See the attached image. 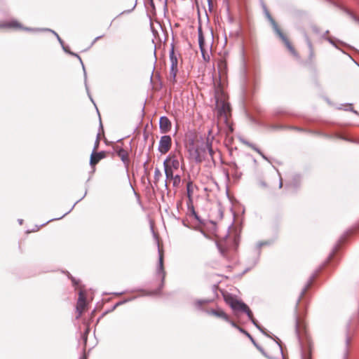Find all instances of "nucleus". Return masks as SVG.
<instances>
[{"mask_svg": "<svg viewBox=\"0 0 359 359\" xmlns=\"http://www.w3.org/2000/svg\"><path fill=\"white\" fill-rule=\"evenodd\" d=\"M169 57L170 62V68L168 80L170 83L174 84L176 82V76L178 72V57L175 52L173 44L171 45V48L169 53Z\"/></svg>", "mask_w": 359, "mask_h": 359, "instance_id": "1", "label": "nucleus"}, {"mask_svg": "<svg viewBox=\"0 0 359 359\" xmlns=\"http://www.w3.org/2000/svg\"><path fill=\"white\" fill-rule=\"evenodd\" d=\"M356 328V323L354 321L350 320L346 325V337H345V346L344 350L343 359H347L348 355V346L352 337L354 335Z\"/></svg>", "mask_w": 359, "mask_h": 359, "instance_id": "2", "label": "nucleus"}, {"mask_svg": "<svg viewBox=\"0 0 359 359\" xmlns=\"http://www.w3.org/2000/svg\"><path fill=\"white\" fill-rule=\"evenodd\" d=\"M227 303L234 311H241L245 313L248 318H252V311L249 307L243 302L231 298L227 300Z\"/></svg>", "mask_w": 359, "mask_h": 359, "instance_id": "3", "label": "nucleus"}, {"mask_svg": "<svg viewBox=\"0 0 359 359\" xmlns=\"http://www.w3.org/2000/svg\"><path fill=\"white\" fill-rule=\"evenodd\" d=\"M198 44L201 52L202 57L205 61H209L210 56L208 55V46L205 43V39L203 36L201 27L198 28Z\"/></svg>", "mask_w": 359, "mask_h": 359, "instance_id": "4", "label": "nucleus"}, {"mask_svg": "<svg viewBox=\"0 0 359 359\" xmlns=\"http://www.w3.org/2000/svg\"><path fill=\"white\" fill-rule=\"evenodd\" d=\"M181 158L175 154H170L163 161V166L167 165L172 170H177L180 166V159Z\"/></svg>", "mask_w": 359, "mask_h": 359, "instance_id": "5", "label": "nucleus"}, {"mask_svg": "<svg viewBox=\"0 0 359 359\" xmlns=\"http://www.w3.org/2000/svg\"><path fill=\"white\" fill-rule=\"evenodd\" d=\"M191 155L196 163H201L209 156L207 149L203 145L197 147Z\"/></svg>", "mask_w": 359, "mask_h": 359, "instance_id": "6", "label": "nucleus"}, {"mask_svg": "<svg viewBox=\"0 0 359 359\" xmlns=\"http://www.w3.org/2000/svg\"><path fill=\"white\" fill-rule=\"evenodd\" d=\"M172 145V139L170 135H163L161 137L158 144V151L165 154L170 149Z\"/></svg>", "mask_w": 359, "mask_h": 359, "instance_id": "7", "label": "nucleus"}, {"mask_svg": "<svg viewBox=\"0 0 359 359\" xmlns=\"http://www.w3.org/2000/svg\"><path fill=\"white\" fill-rule=\"evenodd\" d=\"M113 151L114 154L117 155L125 166L128 168L130 163L128 151L118 145L113 147Z\"/></svg>", "mask_w": 359, "mask_h": 359, "instance_id": "8", "label": "nucleus"}, {"mask_svg": "<svg viewBox=\"0 0 359 359\" xmlns=\"http://www.w3.org/2000/svg\"><path fill=\"white\" fill-rule=\"evenodd\" d=\"M273 28L276 34L278 35V36L282 39V41L284 42L285 45L287 48V49L290 50V52L294 56L297 55V53L293 46H292L291 43L289 41L287 38L283 34V33L280 31V29L278 28L277 25H276L273 22Z\"/></svg>", "mask_w": 359, "mask_h": 359, "instance_id": "9", "label": "nucleus"}, {"mask_svg": "<svg viewBox=\"0 0 359 359\" xmlns=\"http://www.w3.org/2000/svg\"><path fill=\"white\" fill-rule=\"evenodd\" d=\"M158 265L156 269V276L161 278L162 284L163 283L165 273L163 269V252L158 248Z\"/></svg>", "mask_w": 359, "mask_h": 359, "instance_id": "10", "label": "nucleus"}, {"mask_svg": "<svg viewBox=\"0 0 359 359\" xmlns=\"http://www.w3.org/2000/svg\"><path fill=\"white\" fill-rule=\"evenodd\" d=\"M172 124L167 116H161L159 120V128L162 133H166L171 129Z\"/></svg>", "mask_w": 359, "mask_h": 359, "instance_id": "11", "label": "nucleus"}, {"mask_svg": "<svg viewBox=\"0 0 359 359\" xmlns=\"http://www.w3.org/2000/svg\"><path fill=\"white\" fill-rule=\"evenodd\" d=\"M86 306V297L82 291L79 292V299L76 304V311L79 313V316H81Z\"/></svg>", "mask_w": 359, "mask_h": 359, "instance_id": "12", "label": "nucleus"}, {"mask_svg": "<svg viewBox=\"0 0 359 359\" xmlns=\"http://www.w3.org/2000/svg\"><path fill=\"white\" fill-rule=\"evenodd\" d=\"M106 157V154L104 151L97 152L96 151H93L90 155V164L91 166L96 165L101 159Z\"/></svg>", "mask_w": 359, "mask_h": 359, "instance_id": "13", "label": "nucleus"}, {"mask_svg": "<svg viewBox=\"0 0 359 359\" xmlns=\"http://www.w3.org/2000/svg\"><path fill=\"white\" fill-rule=\"evenodd\" d=\"M208 313L213 315L217 318H222L225 321H229V318L226 313L222 309H211L208 311Z\"/></svg>", "mask_w": 359, "mask_h": 359, "instance_id": "14", "label": "nucleus"}, {"mask_svg": "<svg viewBox=\"0 0 359 359\" xmlns=\"http://www.w3.org/2000/svg\"><path fill=\"white\" fill-rule=\"evenodd\" d=\"M212 140H213L212 137H208L206 138L205 142L202 144L205 149H207L209 156L212 159H213V154H214V151L212 149Z\"/></svg>", "mask_w": 359, "mask_h": 359, "instance_id": "15", "label": "nucleus"}, {"mask_svg": "<svg viewBox=\"0 0 359 359\" xmlns=\"http://www.w3.org/2000/svg\"><path fill=\"white\" fill-rule=\"evenodd\" d=\"M304 329V325L300 322V320L297 316H295V331L297 336L301 343V334L302 330Z\"/></svg>", "mask_w": 359, "mask_h": 359, "instance_id": "16", "label": "nucleus"}, {"mask_svg": "<svg viewBox=\"0 0 359 359\" xmlns=\"http://www.w3.org/2000/svg\"><path fill=\"white\" fill-rule=\"evenodd\" d=\"M302 359H311V347L310 344L307 348L302 347Z\"/></svg>", "mask_w": 359, "mask_h": 359, "instance_id": "17", "label": "nucleus"}, {"mask_svg": "<svg viewBox=\"0 0 359 359\" xmlns=\"http://www.w3.org/2000/svg\"><path fill=\"white\" fill-rule=\"evenodd\" d=\"M163 168H164V172H165V177H166V180L165 181V186L167 187V184H168L167 180H172V178H173L174 170H172L170 168H168V167L167 165L163 166Z\"/></svg>", "mask_w": 359, "mask_h": 359, "instance_id": "18", "label": "nucleus"}, {"mask_svg": "<svg viewBox=\"0 0 359 359\" xmlns=\"http://www.w3.org/2000/svg\"><path fill=\"white\" fill-rule=\"evenodd\" d=\"M313 276L311 277L310 280H309V282L307 283V284L305 285V287L302 289V292H301V294H300V297L297 300V304H296V307H297V305L299 304V302H300V299L304 297V295L305 294V293L306 292V290H308V288L310 287V285H311L312 283V281H313Z\"/></svg>", "mask_w": 359, "mask_h": 359, "instance_id": "19", "label": "nucleus"}, {"mask_svg": "<svg viewBox=\"0 0 359 359\" xmlns=\"http://www.w3.org/2000/svg\"><path fill=\"white\" fill-rule=\"evenodd\" d=\"M244 143L248 146L249 147L252 148L254 151H255L257 153H258L264 159H267V158L264 156V154L261 151V150L257 148L255 144L249 142H247V141H245Z\"/></svg>", "mask_w": 359, "mask_h": 359, "instance_id": "20", "label": "nucleus"}, {"mask_svg": "<svg viewBox=\"0 0 359 359\" xmlns=\"http://www.w3.org/2000/svg\"><path fill=\"white\" fill-rule=\"evenodd\" d=\"M0 27L20 28V25L17 21H11L6 24H0Z\"/></svg>", "mask_w": 359, "mask_h": 359, "instance_id": "21", "label": "nucleus"}, {"mask_svg": "<svg viewBox=\"0 0 359 359\" xmlns=\"http://www.w3.org/2000/svg\"><path fill=\"white\" fill-rule=\"evenodd\" d=\"M162 177V173L159 168H156L154 170V183L156 185L157 183L159 182L160 179Z\"/></svg>", "mask_w": 359, "mask_h": 359, "instance_id": "22", "label": "nucleus"}, {"mask_svg": "<svg viewBox=\"0 0 359 359\" xmlns=\"http://www.w3.org/2000/svg\"><path fill=\"white\" fill-rule=\"evenodd\" d=\"M252 323L262 332L265 333L264 328H262L253 318V315L252 314V318H249Z\"/></svg>", "mask_w": 359, "mask_h": 359, "instance_id": "23", "label": "nucleus"}, {"mask_svg": "<svg viewBox=\"0 0 359 359\" xmlns=\"http://www.w3.org/2000/svg\"><path fill=\"white\" fill-rule=\"evenodd\" d=\"M172 180H173V186L176 187V186H178L179 184L180 183L181 178L179 175H174V177H173V178H172Z\"/></svg>", "mask_w": 359, "mask_h": 359, "instance_id": "24", "label": "nucleus"}, {"mask_svg": "<svg viewBox=\"0 0 359 359\" xmlns=\"http://www.w3.org/2000/svg\"><path fill=\"white\" fill-rule=\"evenodd\" d=\"M239 331L241 332V333H243L244 334H245L248 337H249L251 341L255 344V340L254 339L252 338V337L247 332L245 331L244 329H243L242 327H240L239 328Z\"/></svg>", "mask_w": 359, "mask_h": 359, "instance_id": "25", "label": "nucleus"}, {"mask_svg": "<svg viewBox=\"0 0 359 359\" xmlns=\"http://www.w3.org/2000/svg\"><path fill=\"white\" fill-rule=\"evenodd\" d=\"M53 33L56 36L58 41L62 46V48H63L64 50L69 53V51L67 50V48L64 46V45H63L64 42L61 39V38L59 36V35L56 32H55L54 31H53Z\"/></svg>", "mask_w": 359, "mask_h": 359, "instance_id": "26", "label": "nucleus"}, {"mask_svg": "<svg viewBox=\"0 0 359 359\" xmlns=\"http://www.w3.org/2000/svg\"><path fill=\"white\" fill-rule=\"evenodd\" d=\"M99 144H100V135L97 134L93 151H97V149H98Z\"/></svg>", "mask_w": 359, "mask_h": 359, "instance_id": "27", "label": "nucleus"}, {"mask_svg": "<svg viewBox=\"0 0 359 359\" xmlns=\"http://www.w3.org/2000/svg\"><path fill=\"white\" fill-rule=\"evenodd\" d=\"M228 322L231 324V325L232 327H235V328H237V329L239 330V328H240L241 327H239L238 325H237V324H236L235 322H233V321L231 320L230 319H229V321H228Z\"/></svg>", "mask_w": 359, "mask_h": 359, "instance_id": "28", "label": "nucleus"}, {"mask_svg": "<svg viewBox=\"0 0 359 359\" xmlns=\"http://www.w3.org/2000/svg\"><path fill=\"white\" fill-rule=\"evenodd\" d=\"M305 37H306V43L309 46V48L311 49L312 48L311 41H310V39H309V37L306 35H305Z\"/></svg>", "mask_w": 359, "mask_h": 359, "instance_id": "29", "label": "nucleus"}, {"mask_svg": "<svg viewBox=\"0 0 359 359\" xmlns=\"http://www.w3.org/2000/svg\"><path fill=\"white\" fill-rule=\"evenodd\" d=\"M69 53L71 55H75L76 57H77L79 59L80 62H81L82 66H84V64H83L82 60H81V58L80 57V56H79V55H78L77 54H75V53H71V52H69Z\"/></svg>", "mask_w": 359, "mask_h": 359, "instance_id": "30", "label": "nucleus"}, {"mask_svg": "<svg viewBox=\"0 0 359 359\" xmlns=\"http://www.w3.org/2000/svg\"><path fill=\"white\" fill-rule=\"evenodd\" d=\"M231 168L233 170H235V172H236V170H238V165L235 163L232 164Z\"/></svg>", "mask_w": 359, "mask_h": 359, "instance_id": "31", "label": "nucleus"}, {"mask_svg": "<svg viewBox=\"0 0 359 359\" xmlns=\"http://www.w3.org/2000/svg\"><path fill=\"white\" fill-rule=\"evenodd\" d=\"M203 301H198L196 302L197 306H198V307L201 306V305L203 304Z\"/></svg>", "mask_w": 359, "mask_h": 359, "instance_id": "32", "label": "nucleus"}, {"mask_svg": "<svg viewBox=\"0 0 359 359\" xmlns=\"http://www.w3.org/2000/svg\"><path fill=\"white\" fill-rule=\"evenodd\" d=\"M260 184H261V185H262V187H266V184L264 182H261V183H260Z\"/></svg>", "mask_w": 359, "mask_h": 359, "instance_id": "33", "label": "nucleus"}, {"mask_svg": "<svg viewBox=\"0 0 359 359\" xmlns=\"http://www.w3.org/2000/svg\"><path fill=\"white\" fill-rule=\"evenodd\" d=\"M193 214L195 215L196 218L198 219L196 213V212L194 210H193Z\"/></svg>", "mask_w": 359, "mask_h": 359, "instance_id": "34", "label": "nucleus"}, {"mask_svg": "<svg viewBox=\"0 0 359 359\" xmlns=\"http://www.w3.org/2000/svg\"><path fill=\"white\" fill-rule=\"evenodd\" d=\"M189 186H190V184H188V185H187V191H188V193L189 192Z\"/></svg>", "mask_w": 359, "mask_h": 359, "instance_id": "35", "label": "nucleus"}, {"mask_svg": "<svg viewBox=\"0 0 359 359\" xmlns=\"http://www.w3.org/2000/svg\"><path fill=\"white\" fill-rule=\"evenodd\" d=\"M18 222H19L20 224H22V219H18Z\"/></svg>", "mask_w": 359, "mask_h": 359, "instance_id": "36", "label": "nucleus"}, {"mask_svg": "<svg viewBox=\"0 0 359 359\" xmlns=\"http://www.w3.org/2000/svg\"><path fill=\"white\" fill-rule=\"evenodd\" d=\"M328 40L331 43H333V41L330 39H328Z\"/></svg>", "mask_w": 359, "mask_h": 359, "instance_id": "37", "label": "nucleus"}, {"mask_svg": "<svg viewBox=\"0 0 359 359\" xmlns=\"http://www.w3.org/2000/svg\"><path fill=\"white\" fill-rule=\"evenodd\" d=\"M102 36H97L95 39L97 40L99 39H100Z\"/></svg>", "mask_w": 359, "mask_h": 359, "instance_id": "38", "label": "nucleus"}, {"mask_svg": "<svg viewBox=\"0 0 359 359\" xmlns=\"http://www.w3.org/2000/svg\"><path fill=\"white\" fill-rule=\"evenodd\" d=\"M282 184H282V182H280V186H279V187H282Z\"/></svg>", "mask_w": 359, "mask_h": 359, "instance_id": "39", "label": "nucleus"}, {"mask_svg": "<svg viewBox=\"0 0 359 359\" xmlns=\"http://www.w3.org/2000/svg\"><path fill=\"white\" fill-rule=\"evenodd\" d=\"M81 359H86L85 356H83V358H81Z\"/></svg>", "mask_w": 359, "mask_h": 359, "instance_id": "40", "label": "nucleus"}]
</instances>
